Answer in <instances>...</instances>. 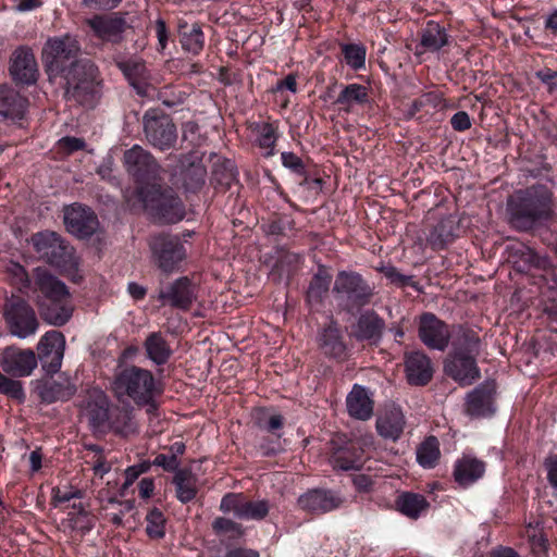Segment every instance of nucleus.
Listing matches in <instances>:
<instances>
[{
    "instance_id": "obj_1",
    "label": "nucleus",
    "mask_w": 557,
    "mask_h": 557,
    "mask_svg": "<svg viewBox=\"0 0 557 557\" xmlns=\"http://www.w3.org/2000/svg\"><path fill=\"white\" fill-rule=\"evenodd\" d=\"M81 45L70 34L48 38L41 60L50 82L58 79L64 86L65 98L83 106H92L99 92L98 67L87 59H79Z\"/></svg>"
},
{
    "instance_id": "obj_2",
    "label": "nucleus",
    "mask_w": 557,
    "mask_h": 557,
    "mask_svg": "<svg viewBox=\"0 0 557 557\" xmlns=\"http://www.w3.org/2000/svg\"><path fill=\"white\" fill-rule=\"evenodd\" d=\"M111 387L117 399L129 398L137 406H148L150 413L157 409L154 398L162 392L152 372L136 366H127L117 370Z\"/></svg>"
},
{
    "instance_id": "obj_3",
    "label": "nucleus",
    "mask_w": 557,
    "mask_h": 557,
    "mask_svg": "<svg viewBox=\"0 0 557 557\" xmlns=\"http://www.w3.org/2000/svg\"><path fill=\"white\" fill-rule=\"evenodd\" d=\"M480 338L473 331L459 329L453 339V354L445 363V372L462 385H470L480 376L475 357Z\"/></svg>"
},
{
    "instance_id": "obj_4",
    "label": "nucleus",
    "mask_w": 557,
    "mask_h": 557,
    "mask_svg": "<svg viewBox=\"0 0 557 557\" xmlns=\"http://www.w3.org/2000/svg\"><path fill=\"white\" fill-rule=\"evenodd\" d=\"M137 193L145 209L159 222L176 223L183 220L184 206L172 188L147 184L140 186Z\"/></svg>"
},
{
    "instance_id": "obj_5",
    "label": "nucleus",
    "mask_w": 557,
    "mask_h": 557,
    "mask_svg": "<svg viewBox=\"0 0 557 557\" xmlns=\"http://www.w3.org/2000/svg\"><path fill=\"white\" fill-rule=\"evenodd\" d=\"M511 223L518 228H529L549 211V197L546 190L540 194L535 188L518 191L508 203Z\"/></svg>"
},
{
    "instance_id": "obj_6",
    "label": "nucleus",
    "mask_w": 557,
    "mask_h": 557,
    "mask_svg": "<svg viewBox=\"0 0 557 557\" xmlns=\"http://www.w3.org/2000/svg\"><path fill=\"white\" fill-rule=\"evenodd\" d=\"M32 244L39 257L58 268H70L75 262L74 249L55 232H39L32 236Z\"/></svg>"
},
{
    "instance_id": "obj_7",
    "label": "nucleus",
    "mask_w": 557,
    "mask_h": 557,
    "mask_svg": "<svg viewBox=\"0 0 557 557\" xmlns=\"http://www.w3.org/2000/svg\"><path fill=\"white\" fill-rule=\"evenodd\" d=\"M3 317L10 333L22 339L34 335L39 326L35 310L21 297L12 296L5 301Z\"/></svg>"
},
{
    "instance_id": "obj_8",
    "label": "nucleus",
    "mask_w": 557,
    "mask_h": 557,
    "mask_svg": "<svg viewBox=\"0 0 557 557\" xmlns=\"http://www.w3.org/2000/svg\"><path fill=\"white\" fill-rule=\"evenodd\" d=\"M144 133L147 141L164 151L174 147L177 133L172 119L158 109H149L143 116Z\"/></svg>"
},
{
    "instance_id": "obj_9",
    "label": "nucleus",
    "mask_w": 557,
    "mask_h": 557,
    "mask_svg": "<svg viewBox=\"0 0 557 557\" xmlns=\"http://www.w3.org/2000/svg\"><path fill=\"white\" fill-rule=\"evenodd\" d=\"M150 249L159 269L172 273L185 259L186 250L177 236L160 234L151 238Z\"/></svg>"
},
{
    "instance_id": "obj_10",
    "label": "nucleus",
    "mask_w": 557,
    "mask_h": 557,
    "mask_svg": "<svg viewBox=\"0 0 557 557\" xmlns=\"http://www.w3.org/2000/svg\"><path fill=\"white\" fill-rule=\"evenodd\" d=\"M123 162L127 173L138 183L153 181L160 176V164L139 145H134L124 152Z\"/></svg>"
},
{
    "instance_id": "obj_11",
    "label": "nucleus",
    "mask_w": 557,
    "mask_h": 557,
    "mask_svg": "<svg viewBox=\"0 0 557 557\" xmlns=\"http://www.w3.org/2000/svg\"><path fill=\"white\" fill-rule=\"evenodd\" d=\"M333 292L357 306L367 305L373 288L356 272L341 271L334 282Z\"/></svg>"
},
{
    "instance_id": "obj_12",
    "label": "nucleus",
    "mask_w": 557,
    "mask_h": 557,
    "mask_svg": "<svg viewBox=\"0 0 557 557\" xmlns=\"http://www.w3.org/2000/svg\"><path fill=\"white\" fill-rule=\"evenodd\" d=\"M65 350V337L59 331L46 332L38 342V359L44 371L48 374L57 373L62 366Z\"/></svg>"
},
{
    "instance_id": "obj_13",
    "label": "nucleus",
    "mask_w": 557,
    "mask_h": 557,
    "mask_svg": "<svg viewBox=\"0 0 557 557\" xmlns=\"http://www.w3.org/2000/svg\"><path fill=\"white\" fill-rule=\"evenodd\" d=\"M63 219L67 232L78 238H88L99 228V221L95 212L81 203L65 207Z\"/></svg>"
},
{
    "instance_id": "obj_14",
    "label": "nucleus",
    "mask_w": 557,
    "mask_h": 557,
    "mask_svg": "<svg viewBox=\"0 0 557 557\" xmlns=\"http://www.w3.org/2000/svg\"><path fill=\"white\" fill-rule=\"evenodd\" d=\"M220 510L232 512L240 520H261L269 512V504L267 500H248L243 494L228 493L221 499Z\"/></svg>"
},
{
    "instance_id": "obj_15",
    "label": "nucleus",
    "mask_w": 557,
    "mask_h": 557,
    "mask_svg": "<svg viewBox=\"0 0 557 557\" xmlns=\"http://www.w3.org/2000/svg\"><path fill=\"white\" fill-rule=\"evenodd\" d=\"M0 366L3 372L11 376H28L37 367V357L32 349L10 346L1 354Z\"/></svg>"
},
{
    "instance_id": "obj_16",
    "label": "nucleus",
    "mask_w": 557,
    "mask_h": 557,
    "mask_svg": "<svg viewBox=\"0 0 557 557\" xmlns=\"http://www.w3.org/2000/svg\"><path fill=\"white\" fill-rule=\"evenodd\" d=\"M419 337L431 349L445 350L451 333L448 325L435 314L426 312L420 317Z\"/></svg>"
},
{
    "instance_id": "obj_17",
    "label": "nucleus",
    "mask_w": 557,
    "mask_h": 557,
    "mask_svg": "<svg viewBox=\"0 0 557 557\" xmlns=\"http://www.w3.org/2000/svg\"><path fill=\"white\" fill-rule=\"evenodd\" d=\"M344 503V498L339 493L314 488L300 495L298 498L299 507L313 515H323L339 508Z\"/></svg>"
},
{
    "instance_id": "obj_18",
    "label": "nucleus",
    "mask_w": 557,
    "mask_h": 557,
    "mask_svg": "<svg viewBox=\"0 0 557 557\" xmlns=\"http://www.w3.org/2000/svg\"><path fill=\"white\" fill-rule=\"evenodd\" d=\"M162 305L188 310L196 299V286L186 276L175 280L165 289H161L158 295Z\"/></svg>"
},
{
    "instance_id": "obj_19",
    "label": "nucleus",
    "mask_w": 557,
    "mask_h": 557,
    "mask_svg": "<svg viewBox=\"0 0 557 557\" xmlns=\"http://www.w3.org/2000/svg\"><path fill=\"white\" fill-rule=\"evenodd\" d=\"M10 73L15 82L24 85H32L37 82L38 64L32 49L20 47L13 52Z\"/></svg>"
},
{
    "instance_id": "obj_20",
    "label": "nucleus",
    "mask_w": 557,
    "mask_h": 557,
    "mask_svg": "<svg viewBox=\"0 0 557 557\" xmlns=\"http://www.w3.org/2000/svg\"><path fill=\"white\" fill-rule=\"evenodd\" d=\"M178 182L186 191L196 193L206 183L207 170L200 159L194 154H183L180 160Z\"/></svg>"
},
{
    "instance_id": "obj_21",
    "label": "nucleus",
    "mask_w": 557,
    "mask_h": 557,
    "mask_svg": "<svg viewBox=\"0 0 557 557\" xmlns=\"http://www.w3.org/2000/svg\"><path fill=\"white\" fill-rule=\"evenodd\" d=\"M496 385L494 382H484L467 396L466 412L471 417H486L495 411L494 396Z\"/></svg>"
},
{
    "instance_id": "obj_22",
    "label": "nucleus",
    "mask_w": 557,
    "mask_h": 557,
    "mask_svg": "<svg viewBox=\"0 0 557 557\" xmlns=\"http://www.w3.org/2000/svg\"><path fill=\"white\" fill-rule=\"evenodd\" d=\"M34 292L38 293L36 300H53L70 296L67 286L41 267L34 270Z\"/></svg>"
},
{
    "instance_id": "obj_23",
    "label": "nucleus",
    "mask_w": 557,
    "mask_h": 557,
    "mask_svg": "<svg viewBox=\"0 0 557 557\" xmlns=\"http://www.w3.org/2000/svg\"><path fill=\"white\" fill-rule=\"evenodd\" d=\"M385 322L376 312L368 310L360 314L356 324L352 326L351 336L357 341L368 342L371 345L380 343Z\"/></svg>"
},
{
    "instance_id": "obj_24",
    "label": "nucleus",
    "mask_w": 557,
    "mask_h": 557,
    "mask_svg": "<svg viewBox=\"0 0 557 557\" xmlns=\"http://www.w3.org/2000/svg\"><path fill=\"white\" fill-rule=\"evenodd\" d=\"M255 421L262 433V441L259 444V449L263 456H272L276 453V438L278 435L275 433L278 430V416L271 413L268 409L258 408L255 411Z\"/></svg>"
},
{
    "instance_id": "obj_25",
    "label": "nucleus",
    "mask_w": 557,
    "mask_h": 557,
    "mask_svg": "<svg viewBox=\"0 0 557 557\" xmlns=\"http://www.w3.org/2000/svg\"><path fill=\"white\" fill-rule=\"evenodd\" d=\"M36 305L41 318L51 325L62 326L71 319L73 314V305L71 295L48 300H36Z\"/></svg>"
},
{
    "instance_id": "obj_26",
    "label": "nucleus",
    "mask_w": 557,
    "mask_h": 557,
    "mask_svg": "<svg viewBox=\"0 0 557 557\" xmlns=\"http://www.w3.org/2000/svg\"><path fill=\"white\" fill-rule=\"evenodd\" d=\"M88 24L100 39L114 44L123 39V33L127 27L125 18L116 14L95 16Z\"/></svg>"
},
{
    "instance_id": "obj_27",
    "label": "nucleus",
    "mask_w": 557,
    "mask_h": 557,
    "mask_svg": "<svg viewBox=\"0 0 557 557\" xmlns=\"http://www.w3.org/2000/svg\"><path fill=\"white\" fill-rule=\"evenodd\" d=\"M405 370L407 380L412 385H425L433 376V366L430 358L421 351L406 355Z\"/></svg>"
},
{
    "instance_id": "obj_28",
    "label": "nucleus",
    "mask_w": 557,
    "mask_h": 557,
    "mask_svg": "<svg viewBox=\"0 0 557 557\" xmlns=\"http://www.w3.org/2000/svg\"><path fill=\"white\" fill-rule=\"evenodd\" d=\"M110 401L101 391H94L89 394L85 414L89 424L96 430H103L109 423Z\"/></svg>"
},
{
    "instance_id": "obj_29",
    "label": "nucleus",
    "mask_w": 557,
    "mask_h": 557,
    "mask_svg": "<svg viewBox=\"0 0 557 557\" xmlns=\"http://www.w3.org/2000/svg\"><path fill=\"white\" fill-rule=\"evenodd\" d=\"M405 417L398 407H391L385 409L376 420L377 433L391 441H397L403 434L405 428Z\"/></svg>"
},
{
    "instance_id": "obj_30",
    "label": "nucleus",
    "mask_w": 557,
    "mask_h": 557,
    "mask_svg": "<svg viewBox=\"0 0 557 557\" xmlns=\"http://www.w3.org/2000/svg\"><path fill=\"white\" fill-rule=\"evenodd\" d=\"M346 407L349 416L358 420L366 421L373 416V400L369 392L358 384L347 395Z\"/></svg>"
},
{
    "instance_id": "obj_31",
    "label": "nucleus",
    "mask_w": 557,
    "mask_h": 557,
    "mask_svg": "<svg viewBox=\"0 0 557 557\" xmlns=\"http://www.w3.org/2000/svg\"><path fill=\"white\" fill-rule=\"evenodd\" d=\"M484 472L485 463L482 460L473 456H462L455 463L454 478L459 485L467 487L481 479Z\"/></svg>"
},
{
    "instance_id": "obj_32",
    "label": "nucleus",
    "mask_w": 557,
    "mask_h": 557,
    "mask_svg": "<svg viewBox=\"0 0 557 557\" xmlns=\"http://www.w3.org/2000/svg\"><path fill=\"white\" fill-rule=\"evenodd\" d=\"M37 389L41 401L47 404L69 400L76 393V386L69 379L46 381Z\"/></svg>"
},
{
    "instance_id": "obj_33",
    "label": "nucleus",
    "mask_w": 557,
    "mask_h": 557,
    "mask_svg": "<svg viewBox=\"0 0 557 557\" xmlns=\"http://www.w3.org/2000/svg\"><path fill=\"white\" fill-rule=\"evenodd\" d=\"M319 347L327 357L335 359H344L346 357V345L335 323L332 322L323 329L319 336Z\"/></svg>"
},
{
    "instance_id": "obj_34",
    "label": "nucleus",
    "mask_w": 557,
    "mask_h": 557,
    "mask_svg": "<svg viewBox=\"0 0 557 557\" xmlns=\"http://www.w3.org/2000/svg\"><path fill=\"white\" fill-rule=\"evenodd\" d=\"M26 108V98L11 88L0 87V115L20 120L24 116Z\"/></svg>"
},
{
    "instance_id": "obj_35",
    "label": "nucleus",
    "mask_w": 557,
    "mask_h": 557,
    "mask_svg": "<svg viewBox=\"0 0 557 557\" xmlns=\"http://www.w3.org/2000/svg\"><path fill=\"white\" fill-rule=\"evenodd\" d=\"M173 484L176 497L181 503L187 504L197 496V478L190 470H177L173 478Z\"/></svg>"
},
{
    "instance_id": "obj_36",
    "label": "nucleus",
    "mask_w": 557,
    "mask_h": 557,
    "mask_svg": "<svg viewBox=\"0 0 557 557\" xmlns=\"http://www.w3.org/2000/svg\"><path fill=\"white\" fill-rule=\"evenodd\" d=\"M147 357L157 366L166 363L172 355V350L160 332H153L145 341Z\"/></svg>"
},
{
    "instance_id": "obj_37",
    "label": "nucleus",
    "mask_w": 557,
    "mask_h": 557,
    "mask_svg": "<svg viewBox=\"0 0 557 557\" xmlns=\"http://www.w3.org/2000/svg\"><path fill=\"white\" fill-rule=\"evenodd\" d=\"M447 44L448 35L445 28L435 22H429L421 33L422 51L436 52Z\"/></svg>"
},
{
    "instance_id": "obj_38",
    "label": "nucleus",
    "mask_w": 557,
    "mask_h": 557,
    "mask_svg": "<svg viewBox=\"0 0 557 557\" xmlns=\"http://www.w3.org/2000/svg\"><path fill=\"white\" fill-rule=\"evenodd\" d=\"M332 465L344 471L358 470L363 465L362 449L354 445L341 448L332 456Z\"/></svg>"
},
{
    "instance_id": "obj_39",
    "label": "nucleus",
    "mask_w": 557,
    "mask_h": 557,
    "mask_svg": "<svg viewBox=\"0 0 557 557\" xmlns=\"http://www.w3.org/2000/svg\"><path fill=\"white\" fill-rule=\"evenodd\" d=\"M397 509L405 516L417 519L429 507V503L423 495L414 493H403L396 500Z\"/></svg>"
},
{
    "instance_id": "obj_40",
    "label": "nucleus",
    "mask_w": 557,
    "mask_h": 557,
    "mask_svg": "<svg viewBox=\"0 0 557 557\" xmlns=\"http://www.w3.org/2000/svg\"><path fill=\"white\" fill-rule=\"evenodd\" d=\"M455 221L451 218L441 220L426 237L433 249H442L449 244L454 237Z\"/></svg>"
},
{
    "instance_id": "obj_41",
    "label": "nucleus",
    "mask_w": 557,
    "mask_h": 557,
    "mask_svg": "<svg viewBox=\"0 0 557 557\" xmlns=\"http://www.w3.org/2000/svg\"><path fill=\"white\" fill-rule=\"evenodd\" d=\"M332 275L325 267H319L313 275L307 292V298L310 304H319L329 292Z\"/></svg>"
},
{
    "instance_id": "obj_42",
    "label": "nucleus",
    "mask_w": 557,
    "mask_h": 557,
    "mask_svg": "<svg viewBox=\"0 0 557 557\" xmlns=\"http://www.w3.org/2000/svg\"><path fill=\"white\" fill-rule=\"evenodd\" d=\"M255 140L262 150L264 157L274 156V145L276 141V134L274 127L265 122L256 123L252 127Z\"/></svg>"
},
{
    "instance_id": "obj_43",
    "label": "nucleus",
    "mask_w": 557,
    "mask_h": 557,
    "mask_svg": "<svg viewBox=\"0 0 557 557\" xmlns=\"http://www.w3.org/2000/svg\"><path fill=\"white\" fill-rule=\"evenodd\" d=\"M187 28L186 24H180V37L181 44L184 50L198 54L203 48V33L199 25L194 24L190 29Z\"/></svg>"
},
{
    "instance_id": "obj_44",
    "label": "nucleus",
    "mask_w": 557,
    "mask_h": 557,
    "mask_svg": "<svg viewBox=\"0 0 557 557\" xmlns=\"http://www.w3.org/2000/svg\"><path fill=\"white\" fill-rule=\"evenodd\" d=\"M368 100L367 88L359 84L346 86L336 99V103L349 111L356 104H362Z\"/></svg>"
},
{
    "instance_id": "obj_45",
    "label": "nucleus",
    "mask_w": 557,
    "mask_h": 557,
    "mask_svg": "<svg viewBox=\"0 0 557 557\" xmlns=\"http://www.w3.org/2000/svg\"><path fill=\"white\" fill-rule=\"evenodd\" d=\"M212 181L220 186L230 188L237 181V171L231 160H219L212 170Z\"/></svg>"
},
{
    "instance_id": "obj_46",
    "label": "nucleus",
    "mask_w": 557,
    "mask_h": 557,
    "mask_svg": "<svg viewBox=\"0 0 557 557\" xmlns=\"http://www.w3.org/2000/svg\"><path fill=\"white\" fill-rule=\"evenodd\" d=\"M438 441L428 437L417 449V460L423 468H433L440 458Z\"/></svg>"
},
{
    "instance_id": "obj_47",
    "label": "nucleus",
    "mask_w": 557,
    "mask_h": 557,
    "mask_svg": "<svg viewBox=\"0 0 557 557\" xmlns=\"http://www.w3.org/2000/svg\"><path fill=\"white\" fill-rule=\"evenodd\" d=\"M146 532L150 539H162L165 535V518L160 509H151L146 516Z\"/></svg>"
},
{
    "instance_id": "obj_48",
    "label": "nucleus",
    "mask_w": 557,
    "mask_h": 557,
    "mask_svg": "<svg viewBox=\"0 0 557 557\" xmlns=\"http://www.w3.org/2000/svg\"><path fill=\"white\" fill-rule=\"evenodd\" d=\"M346 64L354 70H360L366 64V48L362 45H344L342 47Z\"/></svg>"
},
{
    "instance_id": "obj_49",
    "label": "nucleus",
    "mask_w": 557,
    "mask_h": 557,
    "mask_svg": "<svg viewBox=\"0 0 557 557\" xmlns=\"http://www.w3.org/2000/svg\"><path fill=\"white\" fill-rule=\"evenodd\" d=\"M0 393L16 399L18 401H24L25 393L23 389V385L20 381L10 379L0 372Z\"/></svg>"
},
{
    "instance_id": "obj_50",
    "label": "nucleus",
    "mask_w": 557,
    "mask_h": 557,
    "mask_svg": "<svg viewBox=\"0 0 557 557\" xmlns=\"http://www.w3.org/2000/svg\"><path fill=\"white\" fill-rule=\"evenodd\" d=\"M213 530L218 534L238 537L243 534L242 525L227 518H216L212 523Z\"/></svg>"
},
{
    "instance_id": "obj_51",
    "label": "nucleus",
    "mask_w": 557,
    "mask_h": 557,
    "mask_svg": "<svg viewBox=\"0 0 557 557\" xmlns=\"http://www.w3.org/2000/svg\"><path fill=\"white\" fill-rule=\"evenodd\" d=\"M120 70L131 81H136L145 77L146 66L140 60H127L119 63Z\"/></svg>"
},
{
    "instance_id": "obj_52",
    "label": "nucleus",
    "mask_w": 557,
    "mask_h": 557,
    "mask_svg": "<svg viewBox=\"0 0 557 557\" xmlns=\"http://www.w3.org/2000/svg\"><path fill=\"white\" fill-rule=\"evenodd\" d=\"M8 273L11 275L12 283L16 285L21 292L30 287V278L21 264L12 262L8 267Z\"/></svg>"
},
{
    "instance_id": "obj_53",
    "label": "nucleus",
    "mask_w": 557,
    "mask_h": 557,
    "mask_svg": "<svg viewBox=\"0 0 557 557\" xmlns=\"http://www.w3.org/2000/svg\"><path fill=\"white\" fill-rule=\"evenodd\" d=\"M82 492L77 488H61L59 486L52 488V502L54 506L70 502L73 498H81Z\"/></svg>"
},
{
    "instance_id": "obj_54",
    "label": "nucleus",
    "mask_w": 557,
    "mask_h": 557,
    "mask_svg": "<svg viewBox=\"0 0 557 557\" xmlns=\"http://www.w3.org/2000/svg\"><path fill=\"white\" fill-rule=\"evenodd\" d=\"M74 509L78 508L76 517L71 518V520L74 522V524L82 529L84 532L90 531L95 525V517L91 516L89 512L84 510L83 506L79 505L76 507L74 505Z\"/></svg>"
},
{
    "instance_id": "obj_55",
    "label": "nucleus",
    "mask_w": 557,
    "mask_h": 557,
    "mask_svg": "<svg viewBox=\"0 0 557 557\" xmlns=\"http://www.w3.org/2000/svg\"><path fill=\"white\" fill-rule=\"evenodd\" d=\"M152 465L157 467H161L164 471L168 472H176L181 465L180 459H175L174 456H170L169 454H159L152 460Z\"/></svg>"
},
{
    "instance_id": "obj_56",
    "label": "nucleus",
    "mask_w": 557,
    "mask_h": 557,
    "mask_svg": "<svg viewBox=\"0 0 557 557\" xmlns=\"http://www.w3.org/2000/svg\"><path fill=\"white\" fill-rule=\"evenodd\" d=\"M283 165L298 175L305 174V165L299 157L292 152L281 153Z\"/></svg>"
},
{
    "instance_id": "obj_57",
    "label": "nucleus",
    "mask_w": 557,
    "mask_h": 557,
    "mask_svg": "<svg viewBox=\"0 0 557 557\" xmlns=\"http://www.w3.org/2000/svg\"><path fill=\"white\" fill-rule=\"evenodd\" d=\"M380 271L387 277L392 283L398 284L400 286L408 285L411 281V276L403 275L398 272V270L393 265H385L380 269Z\"/></svg>"
},
{
    "instance_id": "obj_58",
    "label": "nucleus",
    "mask_w": 557,
    "mask_h": 557,
    "mask_svg": "<svg viewBox=\"0 0 557 557\" xmlns=\"http://www.w3.org/2000/svg\"><path fill=\"white\" fill-rule=\"evenodd\" d=\"M450 124L455 131L463 132L471 127V120L467 112L459 111L451 116Z\"/></svg>"
},
{
    "instance_id": "obj_59",
    "label": "nucleus",
    "mask_w": 557,
    "mask_h": 557,
    "mask_svg": "<svg viewBox=\"0 0 557 557\" xmlns=\"http://www.w3.org/2000/svg\"><path fill=\"white\" fill-rule=\"evenodd\" d=\"M59 145L67 153H72L74 151L82 150L85 148L84 139L70 136L61 138L59 140Z\"/></svg>"
},
{
    "instance_id": "obj_60",
    "label": "nucleus",
    "mask_w": 557,
    "mask_h": 557,
    "mask_svg": "<svg viewBox=\"0 0 557 557\" xmlns=\"http://www.w3.org/2000/svg\"><path fill=\"white\" fill-rule=\"evenodd\" d=\"M549 483L557 488V455L548 456L544 461Z\"/></svg>"
},
{
    "instance_id": "obj_61",
    "label": "nucleus",
    "mask_w": 557,
    "mask_h": 557,
    "mask_svg": "<svg viewBox=\"0 0 557 557\" xmlns=\"http://www.w3.org/2000/svg\"><path fill=\"white\" fill-rule=\"evenodd\" d=\"M352 482L357 491L360 493H370L373 491L374 481L366 474L355 475Z\"/></svg>"
},
{
    "instance_id": "obj_62",
    "label": "nucleus",
    "mask_w": 557,
    "mask_h": 557,
    "mask_svg": "<svg viewBox=\"0 0 557 557\" xmlns=\"http://www.w3.org/2000/svg\"><path fill=\"white\" fill-rule=\"evenodd\" d=\"M531 548L532 552L539 556L543 557L547 552V540L543 536V534H533L531 537Z\"/></svg>"
},
{
    "instance_id": "obj_63",
    "label": "nucleus",
    "mask_w": 557,
    "mask_h": 557,
    "mask_svg": "<svg viewBox=\"0 0 557 557\" xmlns=\"http://www.w3.org/2000/svg\"><path fill=\"white\" fill-rule=\"evenodd\" d=\"M122 417L124 421L123 425H120L117 421H112L111 426L115 430V432L126 435L133 431L134 426L127 411L123 412Z\"/></svg>"
},
{
    "instance_id": "obj_64",
    "label": "nucleus",
    "mask_w": 557,
    "mask_h": 557,
    "mask_svg": "<svg viewBox=\"0 0 557 557\" xmlns=\"http://www.w3.org/2000/svg\"><path fill=\"white\" fill-rule=\"evenodd\" d=\"M139 495L141 498H150L154 491V481L151 478H144L138 484Z\"/></svg>"
}]
</instances>
